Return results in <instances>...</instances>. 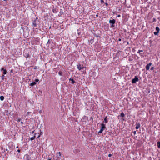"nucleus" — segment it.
Returning a JSON list of instances; mask_svg holds the SVG:
<instances>
[{"label": "nucleus", "mask_w": 160, "mask_h": 160, "mask_svg": "<svg viewBox=\"0 0 160 160\" xmlns=\"http://www.w3.org/2000/svg\"><path fill=\"white\" fill-rule=\"evenodd\" d=\"M106 128L105 125L103 123H102L101 124V129L98 132V133H102Z\"/></svg>", "instance_id": "nucleus-1"}, {"label": "nucleus", "mask_w": 160, "mask_h": 160, "mask_svg": "<svg viewBox=\"0 0 160 160\" xmlns=\"http://www.w3.org/2000/svg\"><path fill=\"white\" fill-rule=\"evenodd\" d=\"M138 78L137 76H135L134 78L132 79V83H135L136 82L138 81Z\"/></svg>", "instance_id": "nucleus-2"}, {"label": "nucleus", "mask_w": 160, "mask_h": 160, "mask_svg": "<svg viewBox=\"0 0 160 160\" xmlns=\"http://www.w3.org/2000/svg\"><path fill=\"white\" fill-rule=\"evenodd\" d=\"M24 158L25 160H30L31 159V157L28 154H25L24 155Z\"/></svg>", "instance_id": "nucleus-3"}, {"label": "nucleus", "mask_w": 160, "mask_h": 160, "mask_svg": "<svg viewBox=\"0 0 160 160\" xmlns=\"http://www.w3.org/2000/svg\"><path fill=\"white\" fill-rule=\"evenodd\" d=\"M39 81V80L37 79H35V82H31L30 85L31 86H33L35 85L36 84V82H38Z\"/></svg>", "instance_id": "nucleus-4"}, {"label": "nucleus", "mask_w": 160, "mask_h": 160, "mask_svg": "<svg viewBox=\"0 0 160 160\" xmlns=\"http://www.w3.org/2000/svg\"><path fill=\"white\" fill-rule=\"evenodd\" d=\"M151 63H149V64H147L146 66V69L147 70H149L150 68V67L152 65Z\"/></svg>", "instance_id": "nucleus-5"}, {"label": "nucleus", "mask_w": 160, "mask_h": 160, "mask_svg": "<svg viewBox=\"0 0 160 160\" xmlns=\"http://www.w3.org/2000/svg\"><path fill=\"white\" fill-rule=\"evenodd\" d=\"M77 67L79 70H81V69H83L84 68L83 67H82L80 64L77 65Z\"/></svg>", "instance_id": "nucleus-6"}, {"label": "nucleus", "mask_w": 160, "mask_h": 160, "mask_svg": "<svg viewBox=\"0 0 160 160\" xmlns=\"http://www.w3.org/2000/svg\"><path fill=\"white\" fill-rule=\"evenodd\" d=\"M1 71H2V73L4 74H6L7 73V71L6 69H4L3 68H2L1 69Z\"/></svg>", "instance_id": "nucleus-7"}, {"label": "nucleus", "mask_w": 160, "mask_h": 160, "mask_svg": "<svg viewBox=\"0 0 160 160\" xmlns=\"http://www.w3.org/2000/svg\"><path fill=\"white\" fill-rule=\"evenodd\" d=\"M136 127H135L136 129H138L140 127V125L139 123H137L136 124Z\"/></svg>", "instance_id": "nucleus-8"}, {"label": "nucleus", "mask_w": 160, "mask_h": 160, "mask_svg": "<svg viewBox=\"0 0 160 160\" xmlns=\"http://www.w3.org/2000/svg\"><path fill=\"white\" fill-rule=\"evenodd\" d=\"M115 20L114 19H113L112 20H110L109 21V23H112V24H114L115 23Z\"/></svg>", "instance_id": "nucleus-9"}, {"label": "nucleus", "mask_w": 160, "mask_h": 160, "mask_svg": "<svg viewBox=\"0 0 160 160\" xmlns=\"http://www.w3.org/2000/svg\"><path fill=\"white\" fill-rule=\"evenodd\" d=\"M36 22V20H35L32 23L33 26H34V27H36L37 26V25Z\"/></svg>", "instance_id": "nucleus-10"}, {"label": "nucleus", "mask_w": 160, "mask_h": 160, "mask_svg": "<svg viewBox=\"0 0 160 160\" xmlns=\"http://www.w3.org/2000/svg\"><path fill=\"white\" fill-rule=\"evenodd\" d=\"M69 80L70 81H71V83L72 84H73L75 83V81L73 79L70 78L69 79Z\"/></svg>", "instance_id": "nucleus-11"}, {"label": "nucleus", "mask_w": 160, "mask_h": 160, "mask_svg": "<svg viewBox=\"0 0 160 160\" xmlns=\"http://www.w3.org/2000/svg\"><path fill=\"white\" fill-rule=\"evenodd\" d=\"M104 122L105 123H107L108 122V121H107V117H106L104 118Z\"/></svg>", "instance_id": "nucleus-12"}, {"label": "nucleus", "mask_w": 160, "mask_h": 160, "mask_svg": "<svg viewBox=\"0 0 160 160\" xmlns=\"http://www.w3.org/2000/svg\"><path fill=\"white\" fill-rule=\"evenodd\" d=\"M35 135H36V134H35L33 137H32L30 138V140L31 141H32L35 139Z\"/></svg>", "instance_id": "nucleus-13"}, {"label": "nucleus", "mask_w": 160, "mask_h": 160, "mask_svg": "<svg viewBox=\"0 0 160 160\" xmlns=\"http://www.w3.org/2000/svg\"><path fill=\"white\" fill-rule=\"evenodd\" d=\"M156 30L157 31V32H159V30H160V29L158 27H157L156 28Z\"/></svg>", "instance_id": "nucleus-14"}, {"label": "nucleus", "mask_w": 160, "mask_h": 160, "mask_svg": "<svg viewBox=\"0 0 160 160\" xmlns=\"http://www.w3.org/2000/svg\"><path fill=\"white\" fill-rule=\"evenodd\" d=\"M157 146L158 148H160V142L158 141V142Z\"/></svg>", "instance_id": "nucleus-15"}, {"label": "nucleus", "mask_w": 160, "mask_h": 160, "mask_svg": "<svg viewBox=\"0 0 160 160\" xmlns=\"http://www.w3.org/2000/svg\"><path fill=\"white\" fill-rule=\"evenodd\" d=\"M0 99L1 101H3L4 99V97L3 96H1L0 97Z\"/></svg>", "instance_id": "nucleus-16"}, {"label": "nucleus", "mask_w": 160, "mask_h": 160, "mask_svg": "<svg viewBox=\"0 0 160 160\" xmlns=\"http://www.w3.org/2000/svg\"><path fill=\"white\" fill-rule=\"evenodd\" d=\"M52 11L53 13H56L57 12V10L56 9H53Z\"/></svg>", "instance_id": "nucleus-17"}, {"label": "nucleus", "mask_w": 160, "mask_h": 160, "mask_svg": "<svg viewBox=\"0 0 160 160\" xmlns=\"http://www.w3.org/2000/svg\"><path fill=\"white\" fill-rule=\"evenodd\" d=\"M125 116V114H124V113H121V114H120V116L122 117H124Z\"/></svg>", "instance_id": "nucleus-18"}, {"label": "nucleus", "mask_w": 160, "mask_h": 160, "mask_svg": "<svg viewBox=\"0 0 160 160\" xmlns=\"http://www.w3.org/2000/svg\"><path fill=\"white\" fill-rule=\"evenodd\" d=\"M143 52V50H139L138 52V53H139L140 54H141V52Z\"/></svg>", "instance_id": "nucleus-19"}, {"label": "nucleus", "mask_w": 160, "mask_h": 160, "mask_svg": "<svg viewBox=\"0 0 160 160\" xmlns=\"http://www.w3.org/2000/svg\"><path fill=\"white\" fill-rule=\"evenodd\" d=\"M159 32H154V34L155 35H157Z\"/></svg>", "instance_id": "nucleus-20"}, {"label": "nucleus", "mask_w": 160, "mask_h": 160, "mask_svg": "<svg viewBox=\"0 0 160 160\" xmlns=\"http://www.w3.org/2000/svg\"><path fill=\"white\" fill-rule=\"evenodd\" d=\"M21 120V119L20 118H18L16 120L17 122H20Z\"/></svg>", "instance_id": "nucleus-21"}, {"label": "nucleus", "mask_w": 160, "mask_h": 160, "mask_svg": "<svg viewBox=\"0 0 160 160\" xmlns=\"http://www.w3.org/2000/svg\"><path fill=\"white\" fill-rule=\"evenodd\" d=\"M4 75H3L2 76V78H1L2 79H3V80L4 79Z\"/></svg>", "instance_id": "nucleus-22"}, {"label": "nucleus", "mask_w": 160, "mask_h": 160, "mask_svg": "<svg viewBox=\"0 0 160 160\" xmlns=\"http://www.w3.org/2000/svg\"><path fill=\"white\" fill-rule=\"evenodd\" d=\"M59 73V74L60 75H61H61H62V74H61V73H62V72H59V73Z\"/></svg>", "instance_id": "nucleus-23"}, {"label": "nucleus", "mask_w": 160, "mask_h": 160, "mask_svg": "<svg viewBox=\"0 0 160 160\" xmlns=\"http://www.w3.org/2000/svg\"><path fill=\"white\" fill-rule=\"evenodd\" d=\"M108 156L109 157H110L112 156V154H109Z\"/></svg>", "instance_id": "nucleus-24"}, {"label": "nucleus", "mask_w": 160, "mask_h": 160, "mask_svg": "<svg viewBox=\"0 0 160 160\" xmlns=\"http://www.w3.org/2000/svg\"><path fill=\"white\" fill-rule=\"evenodd\" d=\"M153 69H154V68L153 67H152L151 68V70H153Z\"/></svg>", "instance_id": "nucleus-25"}, {"label": "nucleus", "mask_w": 160, "mask_h": 160, "mask_svg": "<svg viewBox=\"0 0 160 160\" xmlns=\"http://www.w3.org/2000/svg\"><path fill=\"white\" fill-rule=\"evenodd\" d=\"M114 25H113V24H112L111 25V27H112V28H113L114 27Z\"/></svg>", "instance_id": "nucleus-26"}, {"label": "nucleus", "mask_w": 160, "mask_h": 160, "mask_svg": "<svg viewBox=\"0 0 160 160\" xmlns=\"http://www.w3.org/2000/svg\"><path fill=\"white\" fill-rule=\"evenodd\" d=\"M133 133H134V135H135L136 134V131H134Z\"/></svg>", "instance_id": "nucleus-27"}, {"label": "nucleus", "mask_w": 160, "mask_h": 160, "mask_svg": "<svg viewBox=\"0 0 160 160\" xmlns=\"http://www.w3.org/2000/svg\"><path fill=\"white\" fill-rule=\"evenodd\" d=\"M48 160H51V159L50 158H48Z\"/></svg>", "instance_id": "nucleus-28"}, {"label": "nucleus", "mask_w": 160, "mask_h": 160, "mask_svg": "<svg viewBox=\"0 0 160 160\" xmlns=\"http://www.w3.org/2000/svg\"><path fill=\"white\" fill-rule=\"evenodd\" d=\"M21 151L20 150H19V149H18L17 150V152H20Z\"/></svg>", "instance_id": "nucleus-29"}, {"label": "nucleus", "mask_w": 160, "mask_h": 160, "mask_svg": "<svg viewBox=\"0 0 160 160\" xmlns=\"http://www.w3.org/2000/svg\"><path fill=\"white\" fill-rule=\"evenodd\" d=\"M34 131H34H34H32V132L31 133H34Z\"/></svg>", "instance_id": "nucleus-30"}, {"label": "nucleus", "mask_w": 160, "mask_h": 160, "mask_svg": "<svg viewBox=\"0 0 160 160\" xmlns=\"http://www.w3.org/2000/svg\"><path fill=\"white\" fill-rule=\"evenodd\" d=\"M120 16H120V15H118V17H120Z\"/></svg>", "instance_id": "nucleus-31"}, {"label": "nucleus", "mask_w": 160, "mask_h": 160, "mask_svg": "<svg viewBox=\"0 0 160 160\" xmlns=\"http://www.w3.org/2000/svg\"><path fill=\"white\" fill-rule=\"evenodd\" d=\"M58 153H59V156H60V155H61V153H60V152H59Z\"/></svg>", "instance_id": "nucleus-32"}, {"label": "nucleus", "mask_w": 160, "mask_h": 160, "mask_svg": "<svg viewBox=\"0 0 160 160\" xmlns=\"http://www.w3.org/2000/svg\"><path fill=\"white\" fill-rule=\"evenodd\" d=\"M103 2V1L102 0H101V2Z\"/></svg>", "instance_id": "nucleus-33"}, {"label": "nucleus", "mask_w": 160, "mask_h": 160, "mask_svg": "<svg viewBox=\"0 0 160 160\" xmlns=\"http://www.w3.org/2000/svg\"><path fill=\"white\" fill-rule=\"evenodd\" d=\"M21 123H22V124H23V122H21Z\"/></svg>", "instance_id": "nucleus-34"}, {"label": "nucleus", "mask_w": 160, "mask_h": 160, "mask_svg": "<svg viewBox=\"0 0 160 160\" xmlns=\"http://www.w3.org/2000/svg\"><path fill=\"white\" fill-rule=\"evenodd\" d=\"M3 0L4 1H7V0Z\"/></svg>", "instance_id": "nucleus-35"}, {"label": "nucleus", "mask_w": 160, "mask_h": 160, "mask_svg": "<svg viewBox=\"0 0 160 160\" xmlns=\"http://www.w3.org/2000/svg\"><path fill=\"white\" fill-rule=\"evenodd\" d=\"M35 29H37V30H38V29H37V28H36Z\"/></svg>", "instance_id": "nucleus-36"}, {"label": "nucleus", "mask_w": 160, "mask_h": 160, "mask_svg": "<svg viewBox=\"0 0 160 160\" xmlns=\"http://www.w3.org/2000/svg\"><path fill=\"white\" fill-rule=\"evenodd\" d=\"M40 137V135H39L38 137Z\"/></svg>", "instance_id": "nucleus-37"}, {"label": "nucleus", "mask_w": 160, "mask_h": 160, "mask_svg": "<svg viewBox=\"0 0 160 160\" xmlns=\"http://www.w3.org/2000/svg\"><path fill=\"white\" fill-rule=\"evenodd\" d=\"M121 40V39H119V41H120Z\"/></svg>", "instance_id": "nucleus-38"}, {"label": "nucleus", "mask_w": 160, "mask_h": 160, "mask_svg": "<svg viewBox=\"0 0 160 160\" xmlns=\"http://www.w3.org/2000/svg\"><path fill=\"white\" fill-rule=\"evenodd\" d=\"M17 148H18V146H17Z\"/></svg>", "instance_id": "nucleus-39"}]
</instances>
